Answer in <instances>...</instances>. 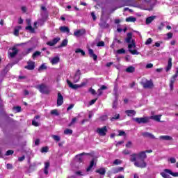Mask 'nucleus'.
Here are the masks:
<instances>
[{
    "instance_id": "obj_44",
    "label": "nucleus",
    "mask_w": 178,
    "mask_h": 178,
    "mask_svg": "<svg viewBox=\"0 0 178 178\" xmlns=\"http://www.w3.org/2000/svg\"><path fill=\"white\" fill-rule=\"evenodd\" d=\"M40 55H41V52L40 51H35V53H33L32 57L33 58H37V56H40Z\"/></svg>"
},
{
    "instance_id": "obj_23",
    "label": "nucleus",
    "mask_w": 178,
    "mask_h": 178,
    "mask_svg": "<svg viewBox=\"0 0 178 178\" xmlns=\"http://www.w3.org/2000/svg\"><path fill=\"white\" fill-rule=\"evenodd\" d=\"M170 69H172V58H169L168 59V64L165 68L166 72H169V70H170Z\"/></svg>"
},
{
    "instance_id": "obj_53",
    "label": "nucleus",
    "mask_w": 178,
    "mask_h": 178,
    "mask_svg": "<svg viewBox=\"0 0 178 178\" xmlns=\"http://www.w3.org/2000/svg\"><path fill=\"white\" fill-rule=\"evenodd\" d=\"M41 152H48V147H42L41 149Z\"/></svg>"
},
{
    "instance_id": "obj_24",
    "label": "nucleus",
    "mask_w": 178,
    "mask_h": 178,
    "mask_svg": "<svg viewBox=\"0 0 178 178\" xmlns=\"http://www.w3.org/2000/svg\"><path fill=\"white\" fill-rule=\"evenodd\" d=\"M136 20H137V19H136V17H134L133 16L129 17L126 18V19H125L126 22H132V23H134V22H136Z\"/></svg>"
},
{
    "instance_id": "obj_36",
    "label": "nucleus",
    "mask_w": 178,
    "mask_h": 178,
    "mask_svg": "<svg viewBox=\"0 0 178 178\" xmlns=\"http://www.w3.org/2000/svg\"><path fill=\"white\" fill-rule=\"evenodd\" d=\"M76 159L78 161V162H83V154L76 155Z\"/></svg>"
},
{
    "instance_id": "obj_3",
    "label": "nucleus",
    "mask_w": 178,
    "mask_h": 178,
    "mask_svg": "<svg viewBox=\"0 0 178 178\" xmlns=\"http://www.w3.org/2000/svg\"><path fill=\"white\" fill-rule=\"evenodd\" d=\"M36 88L39 90L41 94H49V92H51V89H49V87L47 86V85L44 83L38 85Z\"/></svg>"
},
{
    "instance_id": "obj_2",
    "label": "nucleus",
    "mask_w": 178,
    "mask_h": 178,
    "mask_svg": "<svg viewBox=\"0 0 178 178\" xmlns=\"http://www.w3.org/2000/svg\"><path fill=\"white\" fill-rule=\"evenodd\" d=\"M41 9L42 10H43V12L41 13L42 19H39L37 22L34 23V27L35 29H37V24L38 26H42L45 20H47V19L48 18V13L47 12V8H45V6H42Z\"/></svg>"
},
{
    "instance_id": "obj_5",
    "label": "nucleus",
    "mask_w": 178,
    "mask_h": 178,
    "mask_svg": "<svg viewBox=\"0 0 178 178\" xmlns=\"http://www.w3.org/2000/svg\"><path fill=\"white\" fill-rule=\"evenodd\" d=\"M144 88H152L154 83L151 81L147 79H143L140 82Z\"/></svg>"
},
{
    "instance_id": "obj_37",
    "label": "nucleus",
    "mask_w": 178,
    "mask_h": 178,
    "mask_svg": "<svg viewBox=\"0 0 178 178\" xmlns=\"http://www.w3.org/2000/svg\"><path fill=\"white\" fill-rule=\"evenodd\" d=\"M116 54L118 55H122V54H126V50L124 49H120L116 51Z\"/></svg>"
},
{
    "instance_id": "obj_6",
    "label": "nucleus",
    "mask_w": 178,
    "mask_h": 178,
    "mask_svg": "<svg viewBox=\"0 0 178 178\" xmlns=\"http://www.w3.org/2000/svg\"><path fill=\"white\" fill-rule=\"evenodd\" d=\"M132 120H134V122H136V123H138L139 124H141V123H148L149 118L148 117L136 118H132Z\"/></svg>"
},
{
    "instance_id": "obj_33",
    "label": "nucleus",
    "mask_w": 178,
    "mask_h": 178,
    "mask_svg": "<svg viewBox=\"0 0 178 178\" xmlns=\"http://www.w3.org/2000/svg\"><path fill=\"white\" fill-rule=\"evenodd\" d=\"M122 170H123V167H118L113 170V173L114 174L119 173V172H122Z\"/></svg>"
},
{
    "instance_id": "obj_58",
    "label": "nucleus",
    "mask_w": 178,
    "mask_h": 178,
    "mask_svg": "<svg viewBox=\"0 0 178 178\" xmlns=\"http://www.w3.org/2000/svg\"><path fill=\"white\" fill-rule=\"evenodd\" d=\"M122 154H124V155H129V154H130V152L128 149H125L122 152Z\"/></svg>"
},
{
    "instance_id": "obj_34",
    "label": "nucleus",
    "mask_w": 178,
    "mask_h": 178,
    "mask_svg": "<svg viewBox=\"0 0 178 178\" xmlns=\"http://www.w3.org/2000/svg\"><path fill=\"white\" fill-rule=\"evenodd\" d=\"M143 136L145 137H148L149 138H155V136L154 135H152V134H149L148 132L144 133Z\"/></svg>"
},
{
    "instance_id": "obj_10",
    "label": "nucleus",
    "mask_w": 178,
    "mask_h": 178,
    "mask_svg": "<svg viewBox=\"0 0 178 178\" xmlns=\"http://www.w3.org/2000/svg\"><path fill=\"white\" fill-rule=\"evenodd\" d=\"M97 131L99 136H106V131H108V129H106V126H104L102 128H98Z\"/></svg>"
},
{
    "instance_id": "obj_11",
    "label": "nucleus",
    "mask_w": 178,
    "mask_h": 178,
    "mask_svg": "<svg viewBox=\"0 0 178 178\" xmlns=\"http://www.w3.org/2000/svg\"><path fill=\"white\" fill-rule=\"evenodd\" d=\"M86 34V30L84 29H79L74 32V35L76 38L81 37Z\"/></svg>"
},
{
    "instance_id": "obj_35",
    "label": "nucleus",
    "mask_w": 178,
    "mask_h": 178,
    "mask_svg": "<svg viewBox=\"0 0 178 178\" xmlns=\"http://www.w3.org/2000/svg\"><path fill=\"white\" fill-rule=\"evenodd\" d=\"M93 166H94V160H92L90 161V165L86 169L87 172H90V170H91V169H92Z\"/></svg>"
},
{
    "instance_id": "obj_41",
    "label": "nucleus",
    "mask_w": 178,
    "mask_h": 178,
    "mask_svg": "<svg viewBox=\"0 0 178 178\" xmlns=\"http://www.w3.org/2000/svg\"><path fill=\"white\" fill-rule=\"evenodd\" d=\"M26 30H29L31 33H34V29L33 28V26H31V25H29L28 26H26Z\"/></svg>"
},
{
    "instance_id": "obj_30",
    "label": "nucleus",
    "mask_w": 178,
    "mask_h": 178,
    "mask_svg": "<svg viewBox=\"0 0 178 178\" xmlns=\"http://www.w3.org/2000/svg\"><path fill=\"white\" fill-rule=\"evenodd\" d=\"M60 30L62 31V33H69L70 31L67 26H60Z\"/></svg>"
},
{
    "instance_id": "obj_56",
    "label": "nucleus",
    "mask_w": 178,
    "mask_h": 178,
    "mask_svg": "<svg viewBox=\"0 0 178 178\" xmlns=\"http://www.w3.org/2000/svg\"><path fill=\"white\" fill-rule=\"evenodd\" d=\"M170 161L171 162V163H176V159H175L174 157H171L170 159Z\"/></svg>"
},
{
    "instance_id": "obj_7",
    "label": "nucleus",
    "mask_w": 178,
    "mask_h": 178,
    "mask_svg": "<svg viewBox=\"0 0 178 178\" xmlns=\"http://www.w3.org/2000/svg\"><path fill=\"white\" fill-rule=\"evenodd\" d=\"M67 83L69 87H70V88H72L73 90H77V88H81V87H83V86H86V83H82L79 85L73 84L69 80H67Z\"/></svg>"
},
{
    "instance_id": "obj_60",
    "label": "nucleus",
    "mask_w": 178,
    "mask_h": 178,
    "mask_svg": "<svg viewBox=\"0 0 178 178\" xmlns=\"http://www.w3.org/2000/svg\"><path fill=\"white\" fill-rule=\"evenodd\" d=\"M89 91L90 92V93L92 95H95V90L92 89V88H90L89 89Z\"/></svg>"
},
{
    "instance_id": "obj_14",
    "label": "nucleus",
    "mask_w": 178,
    "mask_h": 178,
    "mask_svg": "<svg viewBox=\"0 0 178 178\" xmlns=\"http://www.w3.org/2000/svg\"><path fill=\"white\" fill-rule=\"evenodd\" d=\"M80 80V70H78L74 76V83H79Z\"/></svg>"
},
{
    "instance_id": "obj_4",
    "label": "nucleus",
    "mask_w": 178,
    "mask_h": 178,
    "mask_svg": "<svg viewBox=\"0 0 178 178\" xmlns=\"http://www.w3.org/2000/svg\"><path fill=\"white\" fill-rule=\"evenodd\" d=\"M129 51L132 55H140V52H138L136 49V43H134V40L131 41V43L128 45Z\"/></svg>"
},
{
    "instance_id": "obj_31",
    "label": "nucleus",
    "mask_w": 178,
    "mask_h": 178,
    "mask_svg": "<svg viewBox=\"0 0 178 178\" xmlns=\"http://www.w3.org/2000/svg\"><path fill=\"white\" fill-rule=\"evenodd\" d=\"M75 52H76V54H81L82 55V56H84V55H86V52L80 48L76 49L75 50Z\"/></svg>"
},
{
    "instance_id": "obj_42",
    "label": "nucleus",
    "mask_w": 178,
    "mask_h": 178,
    "mask_svg": "<svg viewBox=\"0 0 178 178\" xmlns=\"http://www.w3.org/2000/svg\"><path fill=\"white\" fill-rule=\"evenodd\" d=\"M67 39H65L63 40L61 44H60V47H66V45H67Z\"/></svg>"
},
{
    "instance_id": "obj_47",
    "label": "nucleus",
    "mask_w": 178,
    "mask_h": 178,
    "mask_svg": "<svg viewBox=\"0 0 178 178\" xmlns=\"http://www.w3.org/2000/svg\"><path fill=\"white\" fill-rule=\"evenodd\" d=\"M120 163H122V161L119 159H115L113 161V165H120Z\"/></svg>"
},
{
    "instance_id": "obj_15",
    "label": "nucleus",
    "mask_w": 178,
    "mask_h": 178,
    "mask_svg": "<svg viewBox=\"0 0 178 178\" xmlns=\"http://www.w3.org/2000/svg\"><path fill=\"white\" fill-rule=\"evenodd\" d=\"M125 113L127 116H135L136 115V111L134 110H127Z\"/></svg>"
},
{
    "instance_id": "obj_21",
    "label": "nucleus",
    "mask_w": 178,
    "mask_h": 178,
    "mask_svg": "<svg viewBox=\"0 0 178 178\" xmlns=\"http://www.w3.org/2000/svg\"><path fill=\"white\" fill-rule=\"evenodd\" d=\"M155 16H151L146 19V24H149L150 23H152L154 20H155Z\"/></svg>"
},
{
    "instance_id": "obj_50",
    "label": "nucleus",
    "mask_w": 178,
    "mask_h": 178,
    "mask_svg": "<svg viewBox=\"0 0 178 178\" xmlns=\"http://www.w3.org/2000/svg\"><path fill=\"white\" fill-rule=\"evenodd\" d=\"M167 40H170V38H172V37H173V33H167Z\"/></svg>"
},
{
    "instance_id": "obj_54",
    "label": "nucleus",
    "mask_w": 178,
    "mask_h": 178,
    "mask_svg": "<svg viewBox=\"0 0 178 178\" xmlns=\"http://www.w3.org/2000/svg\"><path fill=\"white\" fill-rule=\"evenodd\" d=\"M13 154V150H8L6 153V156L12 155Z\"/></svg>"
},
{
    "instance_id": "obj_38",
    "label": "nucleus",
    "mask_w": 178,
    "mask_h": 178,
    "mask_svg": "<svg viewBox=\"0 0 178 178\" xmlns=\"http://www.w3.org/2000/svg\"><path fill=\"white\" fill-rule=\"evenodd\" d=\"M120 118V114H115L113 118H111V122H115V120L119 119Z\"/></svg>"
},
{
    "instance_id": "obj_25",
    "label": "nucleus",
    "mask_w": 178,
    "mask_h": 178,
    "mask_svg": "<svg viewBox=\"0 0 178 178\" xmlns=\"http://www.w3.org/2000/svg\"><path fill=\"white\" fill-rule=\"evenodd\" d=\"M48 169H49V162L44 163V175H48Z\"/></svg>"
},
{
    "instance_id": "obj_61",
    "label": "nucleus",
    "mask_w": 178,
    "mask_h": 178,
    "mask_svg": "<svg viewBox=\"0 0 178 178\" xmlns=\"http://www.w3.org/2000/svg\"><path fill=\"white\" fill-rule=\"evenodd\" d=\"M21 9L24 13H26L27 10V8H26V6H22Z\"/></svg>"
},
{
    "instance_id": "obj_39",
    "label": "nucleus",
    "mask_w": 178,
    "mask_h": 178,
    "mask_svg": "<svg viewBox=\"0 0 178 178\" xmlns=\"http://www.w3.org/2000/svg\"><path fill=\"white\" fill-rule=\"evenodd\" d=\"M73 134V131L72 129H67L64 131V134L67 135V134Z\"/></svg>"
},
{
    "instance_id": "obj_17",
    "label": "nucleus",
    "mask_w": 178,
    "mask_h": 178,
    "mask_svg": "<svg viewBox=\"0 0 178 178\" xmlns=\"http://www.w3.org/2000/svg\"><path fill=\"white\" fill-rule=\"evenodd\" d=\"M160 140H165V141H170L173 140V138L169 136H161L159 137Z\"/></svg>"
},
{
    "instance_id": "obj_64",
    "label": "nucleus",
    "mask_w": 178,
    "mask_h": 178,
    "mask_svg": "<svg viewBox=\"0 0 178 178\" xmlns=\"http://www.w3.org/2000/svg\"><path fill=\"white\" fill-rule=\"evenodd\" d=\"M38 144H40V139H36L35 140V145H38Z\"/></svg>"
},
{
    "instance_id": "obj_8",
    "label": "nucleus",
    "mask_w": 178,
    "mask_h": 178,
    "mask_svg": "<svg viewBox=\"0 0 178 178\" xmlns=\"http://www.w3.org/2000/svg\"><path fill=\"white\" fill-rule=\"evenodd\" d=\"M18 52L19 50L16 47H13L12 49H10L8 51L9 58H15L17 55Z\"/></svg>"
},
{
    "instance_id": "obj_59",
    "label": "nucleus",
    "mask_w": 178,
    "mask_h": 178,
    "mask_svg": "<svg viewBox=\"0 0 178 178\" xmlns=\"http://www.w3.org/2000/svg\"><path fill=\"white\" fill-rule=\"evenodd\" d=\"M100 119H101L102 120H108V116H106V115H103V116L100 117Z\"/></svg>"
},
{
    "instance_id": "obj_19",
    "label": "nucleus",
    "mask_w": 178,
    "mask_h": 178,
    "mask_svg": "<svg viewBox=\"0 0 178 178\" xmlns=\"http://www.w3.org/2000/svg\"><path fill=\"white\" fill-rule=\"evenodd\" d=\"M96 173H99V175H104L106 173V170L104 168H99L96 170Z\"/></svg>"
},
{
    "instance_id": "obj_57",
    "label": "nucleus",
    "mask_w": 178,
    "mask_h": 178,
    "mask_svg": "<svg viewBox=\"0 0 178 178\" xmlns=\"http://www.w3.org/2000/svg\"><path fill=\"white\" fill-rule=\"evenodd\" d=\"M91 17H92L93 20H97V16H95V13H94V12L91 13Z\"/></svg>"
},
{
    "instance_id": "obj_27",
    "label": "nucleus",
    "mask_w": 178,
    "mask_h": 178,
    "mask_svg": "<svg viewBox=\"0 0 178 178\" xmlns=\"http://www.w3.org/2000/svg\"><path fill=\"white\" fill-rule=\"evenodd\" d=\"M136 70V68L133 66H129L126 69V72L127 73H134V72Z\"/></svg>"
},
{
    "instance_id": "obj_43",
    "label": "nucleus",
    "mask_w": 178,
    "mask_h": 178,
    "mask_svg": "<svg viewBox=\"0 0 178 178\" xmlns=\"http://www.w3.org/2000/svg\"><path fill=\"white\" fill-rule=\"evenodd\" d=\"M51 137L55 141H60V138L56 135H52Z\"/></svg>"
},
{
    "instance_id": "obj_13",
    "label": "nucleus",
    "mask_w": 178,
    "mask_h": 178,
    "mask_svg": "<svg viewBox=\"0 0 178 178\" xmlns=\"http://www.w3.org/2000/svg\"><path fill=\"white\" fill-rule=\"evenodd\" d=\"M88 54L90 58H93V60H97V59H98V56L94 54V50H92V49H88Z\"/></svg>"
},
{
    "instance_id": "obj_22",
    "label": "nucleus",
    "mask_w": 178,
    "mask_h": 178,
    "mask_svg": "<svg viewBox=\"0 0 178 178\" xmlns=\"http://www.w3.org/2000/svg\"><path fill=\"white\" fill-rule=\"evenodd\" d=\"M20 30H22L21 26H16L14 29V35H19V31H20Z\"/></svg>"
},
{
    "instance_id": "obj_62",
    "label": "nucleus",
    "mask_w": 178,
    "mask_h": 178,
    "mask_svg": "<svg viewBox=\"0 0 178 178\" xmlns=\"http://www.w3.org/2000/svg\"><path fill=\"white\" fill-rule=\"evenodd\" d=\"M126 147H127V148H130L131 147V142H128L126 144Z\"/></svg>"
},
{
    "instance_id": "obj_51",
    "label": "nucleus",
    "mask_w": 178,
    "mask_h": 178,
    "mask_svg": "<svg viewBox=\"0 0 178 178\" xmlns=\"http://www.w3.org/2000/svg\"><path fill=\"white\" fill-rule=\"evenodd\" d=\"M13 109L16 111V112H20V111H22V108L20 106L13 107Z\"/></svg>"
},
{
    "instance_id": "obj_49",
    "label": "nucleus",
    "mask_w": 178,
    "mask_h": 178,
    "mask_svg": "<svg viewBox=\"0 0 178 178\" xmlns=\"http://www.w3.org/2000/svg\"><path fill=\"white\" fill-rule=\"evenodd\" d=\"M105 42L104 41H100L97 43V47H104Z\"/></svg>"
},
{
    "instance_id": "obj_16",
    "label": "nucleus",
    "mask_w": 178,
    "mask_h": 178,
    "mask_svg": "<svg viewBox=\"0 0 178 178\" xmlns=\"http://www.w3.org/2000/svg\"><path fill=\"white\" fill-rule=\"evenodd\" d=\"M50 60L52 65H56L57 63H59L60 58L59 57H54L51 58Z\"/></svg>"
},
{
    "instance_id": "obj_29",
    "label": "nucleus",
    "mask_w": 178,
    "mask_h": 178,
    "mask_svg": "<svg viewBox=\"0 0 178 178\" xmlns=\"http://www.w3.org/2000/svg\"><path fill=\"white\" fill-rule=\"evenodd\" d=\"M177 73L178 72H177V73L171 78L170 81V83L175 84V81H176V79H177V76H178Z\"/></svg>"
},
{
    "instance_id": "obj_1",
    "label": "nucleus",
    "mask_w": 178,
    "mask_h": 178,
    "mask_svg": "<svg viewBox=\"0 0 178 178\" xmlns=\"http://www.w3.org/2000/svg\"><path fill=\"white\" fill-rule=\"evenodd\" d=\"M147 159V154L145 152H141L138 154H134L131 155L130 161L131 162H134V165L136 168H147V163H145V159Z\"/></svg>"
},
{
    "instance_id": "obj_55",
    "label": "nucleus",
    "mask_w": 178,
    "mask_h": 178,
    "mask_svg": "<svg viewBox=\"0 0 178 178\" xmlns=\"http://www.w3.org/2000/svg\"><path fill=\"white\" fill-rule=\"evenodd\" d=\"M153 67H154V65L152 63H149V64H147L146 69H151Z\"/></svg>"
},
{
    "instance_id": "obj_26",
    "label": "nucleus",
    "mask_w": 178,
    "mask_h": 178,
    "mask_svg": "<svg viewBox=\"0 0 178 178\" xmlns=\"http://www.w3.org/2000/svg\"><path fill=\"white\" fill-rule=\"evenodd\" d=\"M33 50H34V47H31V48H29L28 49L24 51V52L22 54L24 56L29 55V54H31V52H33Z\"/></svg>"
},
{
    "instance_id": "obj_46",
    "label": "nucleus",
    "mask_w": 178,
    "mask_h": 178,
    "mask_svg": "<svg viewBox=\"0 0 178 178\" xmlns=\"http://www.w3.org/2000/svg\"><path fill=\"white\" fill-rule=\"evenodd\" d=\"M152 42V39L151 38H149L146 42H145V45H149Z\"/></svg>"
},
{
    "instance_id": "obj_28",
    "label": "nucleus",
    "mask_w": 178,
    "mask_h": 178,
    "mask_svg": "<svg viewBox=\"0 0 178 178\" xmlns=\"http://www.w3.org/2000/svg\"><path fill=\"white\" fill-rule=\"evenodd\" d=\"M161 116L160 115H152L150 117V119H153V120H156V122H161Z\"/></svg>"
},
{
    "instance_id": "obj_45",
    "label": "nucleus",
    "mask_w": 178,
    "mask_h": 178,
    "mask_svg": "<svg viewBox=\"0 0 178 178\" xmlns=\"http://www.w3.org/2000/svg\"><path fill=\"white\" fill-rule=\"evenodd\" d=\"M51 115H56V116L59 115V113L58 112V110L54 109L51 111Z\"/></svg>"
},
{
    "instance_id": "obj_18",
    "label": "nucleus",
    "mask_w": 178,
    "mask_h": 178,
    "mask_svg": "<svg viewBox=\"0 0 178 178\" xmlns=\"http://www.w3.org/2000/svg\"><path fill=\"white\" fill-rule=\"evenodd\" d=\"M131 38H133V34L131 33H128L127 37L125 39L126 42L130 44V42H131Z\"/></svg>"
},
{
    "instance_id": "obj_52",
    "label": "nucleus",
    "mask_w": 178,
    "mask_h": 178,
    "mask_svg": "<svg viewBox=\"0 0 178 178\" xmlns=\"http://www.w3.org/2000/svg\"><path fill=\"white\" fill-rule=\"evenodd\" d=\"M97 99H92L90 103H89V105H94V104H95V102H97Z\"/></svg>"
},
{
    "instance_id": "obj_9",
    "label": "nucleus",
    "mask_w": 178,
    "mask_h": 178,
    "mask_svg": "<svg viewBox=\"0 0 178 178\" xmlns=\"http://www.w3.org/2000/svg\"><path fill=\"white\" fill-rule=\"evenodd\" d=\"M59 41H60V38L57 37V38H55L53 40L47 42V45H49V47H54V45H56V44H58V42H59Z\"/></svg>"
},
{
    "instance_id": "obj_20",
    "label": "nucleus",
    "mask_w": 178,
    "mask_h": 178,
    "mask_svg": "<svg viewBox=\"0 0 178 178\" xmlns=\"http://www.w3.org/2000/svg\"><path fill=\"white\" fill-rule=\"evenodd\" d=\"M25 69H28V70H33L34 69V63H28V65L25 66Z\"/></svg>"
},
{
    "instance_id": "obj_12",
    "label": "nucleus",
    "mask_w": 178,
    "mask_h": 178,
    "mask_svg": "<svg viewBox=\"0 0 178 178\" xmlns=\"http://www.w3.org/2000/svg\"><path fill=\"white\" fill-rule=\"evenodd\" d=\"M63 104V96H62V94L60 92L58 93V97H57V106H60Z\"/></svg>"
},
{
    "instance_id": "obj_48",
    "label": "nucleus",
    "mask_w": 178,
    "mask_h": 178,
    "mask_svg": "<svg viewBox=\"0 0 178 178\" xmlns=\"http://www.w3.org/2000/svg\"><path fill=\"white\" fill-rule=\"evenodd\" d=\"M32 124L33 126H35V127H38V121L35 120V119H34L33 121H32Z\"/></svg>"
},
{
    "instance_id": "obj_63",
    "label": "nucleus",
    "mask_w": 178,
    "mask_h": 178,
    "mask_svg": "<svg viewBox=\"0 0 178 178\" xmlns=\"http://www.w3.org/2000/svg\"><path fill=\"white\" fill-rule=\"evenodd\" d=\"M6 168H7V169H12V168H13L12 164L8 163L6 165Z\"/></svg>"
},
{
    "instance_id": "obj_32",
    "label": "nucleus",
    "mask_w": 178,
    "mask_h": 178,
    "mask_svg": "<svg viewBox=\"0 0 178 178\" xmlns=\"http://www.w3.org/2000/svg\"><path fill=\"white\" fill-rule=\"evenodd\" d=\"M12 66H13V65H12V64L7 65L6 67L3 70V73H6V72H9V70H10V67H12Z\"/></svg>"
},
{
    "instance_id": "obj_40",
    "label": "nucleus",
    "mask_w": 178,
    "mask_h": 178,
    "mask_svg": "<svg viewBox=\"0 0 178 178\" xmlns=\"http://www.w3.org/2000/svg\"><path fill=\"white\" fill-rule=\"evenodd\" d=\"M45 69H47V65H45V63H42L41 66L39 67L38 70H45Z\"/></svg>"
}]
</instances>
